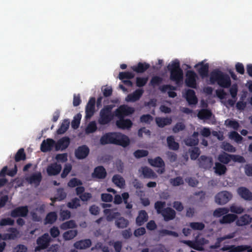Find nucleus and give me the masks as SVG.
I'll return each instance as SVG.
<instances>
[{
  "mask_svg": "<svg viewBox=\"0 0 252 252\" xmlns=\"http://www.w3.org/2000/svg\"><path fill=\"white\" fill-rule=\"evenodd\" d=\"M167 68L170 72V80L174 82L177 85H181L183 81L184 74L179 60L176 59L172 61L168 64Z\"/></svg>",
  "mask_w": 252,
  "mask_h": 252,
  "instance_id": "1",
  "label": "nucleus"
},
{
  "mask_svg": "<svg viewBox=\"0 0 252 252\" xmlns=\"http://www.w3.org/2000/svg\"><path fill=\"white\" fill-rule=\"evenodd\" d=\"M210 81L211 84L217 83L223 88H228L231 84L229 76L218 69H215L211 72Z\"/></svg>",
  "mask_w": 252,
  "mask_h": 252,
  "instance_id": "2",
  "label": "nucleus"
},
{
  "mask_svg": "<svg viewBox=\"0 0 252 252\" xmlns=\"http://www.w3.org/2000/svg\"><path fill=\"white\" fill-rule=\"evenodd\" d=\"M112 106L110 105L105 106L100 111L98 123L101 125L109 124L113 119L112 113Z\"/></svg>",
  "mask_w": 252,
  "mask_h": 252,
  "instance_id": "3",
  "label": "nucleus"
},
{
  "mask_svg": "<svg viewBox=\"0 0 252 252\" xmlns=\"http://www.w3.org/2000/svg\"><path fill=\"white\" fill-rule=\"evenodd\" d=\"M51 238L48 233H45L39 237L36 240L37 246L35 247V251H40L48 248L51 242Z\"/></svg>",
  "mask_w": 252,
  "mask_h": 252,
  "instance_id": "4",
  "label": "nucleus"
},
{
  "mask_svg": "<svg viewBox=\"0 0 252 252\" xmlns=\"http://www.w3.org/2000/svg\"><path fill=\"white\" fill-rule=\"evenodd\" d=\"M232 197V194L231 192L227 191H222L216 195L215 201L219 205H224L231 200Z\"/></svg>",
  "mask_w": 252,
  "mask_h": 252,
  "instance_id": "5",
  "label": "nucleus"
},
{
  "mask_svg": "<svg viewBox=\"0 0 252 252\" xmlns=\"http://www.w3.org/2000/svg\"><path fill=\"white\" fill-rule=\"evenodd\" d=\"M130 144L128 137L121 133H115L114 144L120 145L124 148L127 147Z\"/></svg>",
  "mask_w": 252,
  "mask_h": 252,
  "instance_id": "6",
  "label": "nucleus"
},
{
  "mask_svg": "<svg viewBox=\"0 0 252 252\" xmlns=\"http://www.w3.org/2000/svg\"><path fill=\"white\" fill-rule=\"evenodd\" d=\"M134 112V109L133 107L127 105H121L115 111V115L118 118H124L126 116H128Z\"/></svg>",
  "mask_w": 252,
  "mask_h": 252,
  "instance_id": "7",
  "label": "nucleus"
},
{
  "mask_svg": "<svg viewBox=\"0 0 252 252\" xmlns=\"http://www.w3.org/2000/svg\"><path fill=\"white\" fill-rule=\"evenodd\" d=\"M196 74L194 71H188L186 74V78L185 79L186 85L191 88H196Z\"/></svg>",
  "mask_w": 252,
  "mask_h": 252,
  "instance_id": "8",
  "label": "nucleus"
},
{
  "mask_svg": "<svg viewBox=\"0 0 252 252\" xmlns=\"http://www.w3.org/2000/svg\"><path fill=\"white\" fill-rule=\"evenodd\" d=\"M95 98L92 97L90 98L85 108V118L87 119H90L95 112Z\"/></svg>",
  "mask_w": 252,
  "mask_h": 252,
  "instance_id": "9",
  "label": "nucleus"
},
{
  "mask_svg": "<svg viewBox=\"0 0 252 252\" xmlns=\"http://www.w3.org/2000/svg\"><path fill=\"white\" fill-rule=\"evenodd\" d=\"M89 153V148L86 145H82L75 150V156L78 159H83L88 156Z\"/></svg>",
  "mask_w": 252,
  "mask_h": 252,
  "instance_id": "10",
  "label": "nucleus"
},
{
  "mask_svg": "<svg viewBox=\"0 0 252 252\" xmlns=\"http://www.w3.org/2000/svg\"><path fill=\"white\" fill-rule=\"evenodd\" d=\"M29 212L27 206L18 207L11 211L10 216L13 218L26 217Z\"/></svg>",
  "mask_w": 252,
  "mask_h": 252,
  "instance_id": "11",
  "label": "nucleus"
},
{
  "mask_svg": "<svg viewBox=\"0 0 252 252\" xmlns=\"http://www.w3.org/2000/svg\"><path fill=\"white\" fill-rule=\"evenodd\" d=\"M56 142L51 138H47L44 140L40 145V150L42 152H47L52 150L53 148L55 147Z\"/></svg>",
  "mask_w": 252,
  "mask_h": 252,
  "instance_id": "12",
  "label": "nucleus"
},
{
  "mask_svg": "<svg viewBox=\"0 0 252 252\" xmlns=\"http://www.w3.org/2000/svg\"><path fill=\"white\" fill-rule=\"evenodd\" d=\"M70 143V140L68 137L65 136L60 138L56 143V151H63L65 150L69 146Z\"/></svg>",
  "mask_w": 252,
  "mask_h": 252,
  "instance_id": "13",
  "label": "nucleus"
},
{
  "mask_svg": "<svg viewBox=\"0 0 252 252\" xmlns=\"http://www.w3.org/2000/svg\"><path fill=\"white\" fill-rule=\"evenodd\" d=\"M144 92V91L143 89H137L132 93L128 94L126 98V100L127 102H135L141 98Z\"/></svg>",
  "mask_w": 252,
  "mask_h": 252,
  "instance_id": "14",
  "label": "nucleus"
},
{
  "mask_svg": "<svg viewBox=\"0 0 252 252\" xmlns=\"http://www.w3.org/2000/svg\"><path fill=\"white\" fill-rule=\"evenodd\" d=\"M107 176V172L102 166H98L96 167L92 174V176L93 178L97 179H104Z\"/></svg>",
  "mask_w": 252,
  "mask_h": 252,
  "instance_id": "15",
  "label": "nucleus"
},
{
  "mask_svg": "<svg viewBox=\"0 0 252 252\" xmlns=\"http://www.w3.org/2000/svg\"><path fill=\"white\" fill-rule=\"evenodd\" d=\"M163 217L164 220L168 221L175 219L176 217V212L170 207H166L163 209L160 214Z\"/></svg>",
  "mask_w": 252,
  "mask_h": 252,
  "instance_id": "16",
  "label": "nucleus"
},
{
  "mask_svg": "<svg viewBox=\"0 0 252 252\" xmlns=\"http://www.w3.org/2000/svg\"><path fill=\"white\" fill-rule=\"evenodd\" d=\"M119 120H117L116 122V126L119 128L126 129H129L132 126V123L130 119H126L124 118H118Z\"/></svg>",
  "mask_w": 252,
  "mask_h": 252,
  "instance_id": "17",
  "label": "nucleus"
},
{
  "mask_svg": "<svg viewBox=\"0 0 252 252\" xmlns=\"http://www.w3.org/2000/svg\"><path fill=\"white\" fill-rule=\"evenodd\" d=\"M185 98L189 105H195L198 102L195 93L191 89H189L186 91Z\"/></svg>",
  "mask_w": 252,
  "mask_h": 252,
  "instance_id": "18",
  "label": "nucleus"
},
{
  "mask_svg": "<svg viewBox=\"0 0 252 252\" xmlns=\"http://www.w3.org/2000/svg\"><path fill=\"white\" fill-rule=\"evenodd\" d=\"M238 194L246 200H252V192L246 187H241L237 189Z\"/></svg>",
  "mask_w": 252,
  "mask_h": 252,
  "instance_id": "19",
  "label": "nucleus"
},
{
  "mask_svg": "<svg viewBox=\"0 0 252 252\" xmlns=\"http://www.w3.org/2000/svg\"><path fill=\"white\" fill-rule=\"evenodd\" d=\"M61 169L62 166L60 164L54 163L47 166V172L49 176H55L59 174Z\"/></svg>",
  "mask_w": 252,
  "mask_h": 252,
  "instance_id": "20",
  "label": "nucleus"
},
{
  "mask_svg": "<svg viewBox=\"0 0 252 252\" xmlns=\"http://www.w3.org/2000/svg\"><path fill=\"white\" fill-rule=\"evenodd\" d=\"M26 180L30 184H34L38 186L42 180V175L40 172H37L32 174L26 178Z\"/></svg>",
  "mask_w": 252,
  "mask_h": 252,
  "instance_id": "21",
  "label": "nucleus"
},
{
  "mask_svg": "<svg viewBox=\"0 0 252 252\" xmlns=\"http://www.w3.org/2000/svg\"><path fill=\"white\" fill-rule=\"evenodd\" d=\"M114 137L115 133L110 132L106 133L100 138V143L102 145L107 144H114Z\"/></svg>",
  "mask_w": 252,
  "mask_h": 252,
  "instance_id": "22",
  "label": "nucleus"
},
{
  "mask_svg": "<svg viewBox=\"0 0 252 252\" xmlns=\"http://www.w3.org/2000/svg\"><path fill=\"white\" fill-rule=\"evenodd\" d=\"M91 245V240L89 239H87L76 242L74 244V247L77 249L83 250L90 247Z\"/></svg>",
  "mask_w": 252,
  "mask_h": 252,
  "instance_id": "23",
  "label": "nucleus"
},
{
  "mask_svg": "<svg viewBox=\"0 0 252 252\" xmlns=\"http://www.w3.org/2000/svg\"><path fill=\"white\" fill-rule=\"evenodd\" d=\"M148 220V214L145 210L139 212L138 216L136 218V223L138 226L142 225Z\"/></svg>",
  "mask_w": 252,
  "mask_h": 252,
  "instance_id": "24",
  "label": "nucleus"
},
{
  "mask_svg": "<svg viewBox=\"0 0 252 252\" xmlns=\"http://www.w3.org/2000/svg\"><path fill=\"white\" fill-rule=\"evenodd\" d=\"M150 67V64L146 63L139 62L136 65L131 67L132 70L138 73H143Z\"/></svg>",
  "mask_w": 252,
  "mask_h": 252,
  "instance_id": "25",
  "label": "nucleus"
},
{
  "mask_svg": "<svg viewBox=\"0 0 252 252\" xmlns=\"http://www.w3.org/2000/svg\"><path fill=\"white\" fill-rule=\"evenodd\" d=\"M237 219L236 215L226 214L220 220L219 222L221 224H230L234 222Z\"/></svg>",
  "mask_w": 252,
  "mask_h": 252,
  "instance_id": "26",
  "label": "nucleus"
},
{
  "mask_svg": "<svg viewBox=\"0 0 252 252\" xmlns=\"http://www.w3.org/2000/svg\"><path fill=\"white\" fill-rule=\"evenodd\" d=\"M199 166L204 169L209 168L212 164V160L210 158L205 156H201L198 159Z\"/></svg>",
  "mask_w": 252,
  "mask_h": 252,
  "instance_id": "27",
  "label": "nucleus"
},
{
  "mask_svg": "<svg viewBox=\"0 0 252 252\" xmlns=\"http://www.w3.org/2000/svg\"><path fill=\"white\" fill-rule=\"evenodd\" d=\"M155 121L158 127L162 128L166 126L170 125L172 123V120L171 118L168 117H156Z\"/></svg>",
  "mask_w": 252,
  "mask_h": 252,
  "instance_id": "28",
  "label": "nucleus"
},
{
  "mask_svg": "<svg viewBox=\"0 0 252 252\" xmlns=\"http://www.w3.org/2000/svg\"><path fill=\"white\" fill-rule=\"evenodd\" d=\"M200 67L198 69V72L200 76L204 78L208 76L209 65L208 63H204L203 62L198 64Z\"/></svg>",
  "mask_w": 252,
  "mask_h": 252,
  "instance_id": "29",
  "label": "nucleus"
},
{
  "mask_svg": "<svg viewBox=\"0 0 252 252\" xmlns=\"http://www.w3.org/2000/svg\"><path fill=\"white\" fill-rule=\"evenodd\" d=\"M234 237V233H230L228 235H225L223 237H219L217 239L216 242L215 244L211 245L210 248L212 249H217L220 247L221 243L226 240L233 238Z\"/></svg>",
  "mask_w": 252,
  "mask_h": 252,
  "instance_id": "30",
  "label": "nucleus"
},
{
  "mask_svg": "<svg viewBox=\"0 0 252 252\" xmlns=\"http://www.w3.org/2000/svg\"><path fill=\"white\" fill-rule=\"evenodd\" d=\"M104 213L106 216V220L109 221H112L114 219L118 218L120 216V213L118 212H115L113 210L106 209L104 210Z\"/></svg>",
  "mask_w": 252,
  "mask_h": 252,
  "instance_id": "31",
  "label": "nucleus"
},
{
  "mask_svg": "<svg viewBox=\"0 0 252 252\" xmlns=\"http://www.w3.org/2000/svg\"><path fill=\"white\" fill-rule=\"evenodd\" d=\"M141 169L142 174L145 178L155 179L157 177L154 171L147 166L142 167Z\"/></svg>",
  "mask_w": 252,
  "mask_h": 252,
  "instance_id": "32",
  "label": "nucleus"
},
{
  "mask_svg": "<svg viewBox=\"0 0 252 252\" xmlns=\"http://www.w3.org/2000/svg\"><path fill=\"white\" fill-rule=\"evenodd\" d=\"M252 221V218L250 215L245 214L241 217L236 221V225L239 226H242L249 224Z\"/></svg>",
  "mask_w": 252,
  "mask_h": 252,
  "instance_id": "33",
  "label": "nucleus"
},
{
  "mask_svg": "<svg viewBox=\"0 0 252 252\" xmlns=\"http://www.w3.org/2000/svg\"><path fill=\"white\" fill-rule=\"evenodd\" d=\"M148 162L154 167H162L165 165L164 162L160 157H157L154 159L149 158Z\"/></svg>",
  "mask_w": 252,
  "mask_h": 252,
  "instance_id": "34",
  "label": "nucleus"
},
{
  "mask_svg": "<svg viewBox=\"0 0 252 252\" xmlns=\"http://www.w3.org/2000/svg\"><path fill=\"white\" fill-rule=\"evenodd\" d=\"M167 143L168 148L170 150L176 151L179 148V144L175 141L174 136H169L167 138Z\"/></svg>",
  "mask_w": 252,
  "mask_h": 252,
  "instance_id": "35",
  "label": "nucleus"
},
{
  "mask_svg": "<svg viewBox=\"0 0 252 252\" xmlns=\"http://www.w3.org/2000/svg\"><path fill=\"white\" fill-rule=\"evenodd\" d=\"M247 251L248 252H252V247L248 245L232 246L230 252H242Z\"/></svg>",
  "mask_w": 252,
  "mask_h": 252,
  "instance_id": "36",
  "label": "nucleus"
},
{
  "mask_svg": "<svg viewBox=\"0 0 252 252\" xmlns=\"http://www.w3.org/2000/svg\"><path fill=\"white\" fill-rule=\"evenodd\" d=\"M212 115L211 110L207 109H202L200 110L197 114L198 117L201 120L210 119Z\"/></svg>",
  "mask_w": 252,
  "mask_h": 252,
  "instance_id": "37",
  "label": "nucleus"
},
{
  "mask_svg": "<svg viewBox=\"0 0 252 252\" xmlns=\"http://www.w3.org/2000/svg\"><path fill=\"white\" fill-rule=\"evenodd\" d=\"M129 224L128 220L122 217H120L115 220V225L119 228H125Z\"/></svg>",
  "mask_w": 252,
  "mask_h": 252,
  "instance_id": "38",
  "label": "nucleus"
},
{
  "mask_svg": "<svg viewBox=\"0 0 252 252\" xmlns=\"http://www.w3.org/2000/svg\"><path fill=\"white\" fill-rule=\"evenodd\" d=\"M58 216L55 212H51L48 213L45 219V224H53L57 220Z\"/></svg>",
  "mask_w": 252,
  "mask_h": 252,
  "instance_id": "39",
  "label": "nucleus"
},
{
  "mask_svg": "<svg viewBox=\"0 0 252 252\" xmlns=\"http://www.w3.org/2000/svg\"><path fill=\"white\" fill-rule=\"evenodd\" d=\"M70 122L68 119H64L60 127L57 129L58 134H62L65 133L69 128Z\"/></svg>",
  "mask_w": 252,
  "mask_h": 252,
  "instance_id": "40",
  "label": "nucleus"
},
{
  "mask_svg": "<svg viewBox=\"0 0 252 252\" xmlns=\"http://www.w3.org/2000/svg\"><path fill=\"white\" fill-rule=\"evenodd\" d=\"M112 182L119 188H123L125 185V180L120 175H114L112 178Z\"/></svg>",
  "mask_w": 252,
  "mask_h": 252,
  "instance_id": "41",
  "label": "nucleus"
},
{
  "mask_svg": "<svg viewBox=\"0 0 252 252\" xmlns=\"http://www.w3.org/2000/svg\"><path fill=\"white\" fill-rule=\"evenodd\" d=\"M78 234L77 230H70L64 232L63 237L65 241H68L73 239Z\"/></svg>",
  "mask_w": 252,
  "mask_h": 252,
  "instance_id": "42",
  "label": "nucleus"
},
{
  "mask_svg": "<svg viewBox=\"0 0 252 252\" xmlns=\"http://www.w3.org/2000/svg\"><path fill=\"white\" fill-rule=\"evenodd\" d=\"M77 227L75 220H69L62 223L60 227L62 230H67L68 229L74 228Z\"/></svg>",
  "mask_w": 252,
  "mask_h": 252,
  "instance_id": "43",
  "label": "nucleus"
},
{
  "mask_svg": "<svg viewBox=\"0 0 252 252\" xmlns=\"http://www.w3.org/2000/svg\"><path fill=\"white\" fill-rule=\"evenodd\" d=\"M232 155L228 154L225 152H223L222 154L219 155L218 157L219 160L223 164H228L232 158Z\"/></svg>",
  "mask_w": 252,
  "mask_h": 252,
  "instance_id": "44",
  "label": "nucleus"
},
{
  "mask_svg": "<svg viewBox=\"0 0 252 252\" xmlns=\"http://www.w3.org/2000/svg\"><path fill=\"white\" fill-rule=\"evenodd\" d=\"M214 168L215 172L219 175L224 174L227 170L226 167L224 165L219 162H216L215 163Z\"/></svg>",
  "mask_w": 252,
  "mask_h": 252,
  "instance_id": "45",
  "label": "nucleus"
},
{
  "mask_svg": "<svg viewBox=\"0 0 252 252\" xmlns=\"http://www.w3.org/2000/svg\"><path fill=\"white\" fill-rule=\"evenodd\" d=\"M183 243L187 244L190 248L197 251H202L203 249V248H201L200 246V245H199L196 240L194 241L185 240L184 241Z\"/></svg>",
  "mask_w": 252,
  "mask_h": 252,
  "instance_id": "46",
  "label": "nucleus"
},
{
  "mask_svg": "<svg viewBox=\"0 0 252 252\" xmlns=\"http://www.w3.org/2000/svg\"><path fill=\"white\" fill-rule=\"evenodd\" d=\"M26 158V155L23 148L20 149L16 153L15 156V160L16 162H19L21 160H24Z\"/></svg>",
  "mask_w": 252,
  "mask_h": 252,
  "instance_id": "47",
  "label": "nucleus"
},
{
  "mask_svg": "<svg viewBox=\"0 0 252 252\" xmlns=\"http://www.w3.org/2000/svg\"><path fill=\"white\" fill-rule=\"evenodd\" d=\"M229 212V209L228 208H219L214 211L213 215L215 217H220L221 216H224L228 213Z\"/></svg>",
  "mask_w": 252,
  "mask_h": 252,
  "instance_id": "48",
  "label": "nucleus"
},
{
  "mask_svg": "<svg viewBox=\"0 0 252 252\" xmlns=\"http://www.w3.org/2000/svg\"><path fill=\"white\" fill-rule=\"evenodd\" d=\"M148 81V77H137L135 81L136 86L139 88L143 87L146 85Z\"/></svg>",
  "mask_w": 252,
  "mask_h": 252,
  "instance_id": "49",
  "label": "nucleus"
},
{
  "mask_svg": "<svg viewBox=\"0 0 252 252\" xmlns=\"http://www.w3.org/2000/svg\"><path fill=\"white\" fill-rule=\"evenodd\" d=\"M66 197V193L64 191L63 189L62 188H60L58 189L57 196L54 198V199H52L53 201L57 200L58 201H62L65 199Z\"/></svg>",
  "mask_w": 252,
  "mask_h": 252,
  "instance_id": "50",
  "label": "nucleus"
},
{
  "mask_svg": "<svg viewBox=\"0 0 252 252\" xmlns=\"http://www.w3.org/2000/svg\"><path fill=\"white\" fill-rule=\"evenodd\" d=\"M189 226L194 230H202L205 228V224L200 222H190Z\"/></svg>",
  "mask_w": 252,
  "mask_h": 252,
  "instance_id": "51",
  "label": "nucleus"
},
{
  "mask_svg": "<svg viewBox=\"0 0 252 252\" xmlns=\"http://www.w3.org/2000/svg\"><path fill=\"white\" fill-rule=\"evenodd\" d=\"M134 77V73L130 72H121L119 74V78L123 81L125 79L127 80L132 79Z\"/></svg>",
  "mask_w": 252,
  "mask_h": 252,
  "instance_id": "52",
  "label": "nucleus"
},
{
  "mask_svg": "<svg viewBox=\"0 0 252 252\" xmlns=\"http://www.w3.org/2000/svg\"><path fill=\"white\" fill-rule=\"evenodd\" d=\"M71 217V213L69 210H61L60 212V221H64L65 220L70 219Z\"/></svg>",
  "mask_w": 252,
  "mask_h": 252,
  "instance_id": "53",
  "label": "nucleus"
},
{
  "mask_svg": "<svg viewBox=\"0 0 252 252\" xmlns=\"http://www.w3.org/2000/svg\"><path fill=\"white\" fill-rule=\"evenodd\" d=\"M80 206V200L76 197L73 198L70 202L67 204V206L71 209H76Z\"/></svg>",
  "mask_w": 252,
  "mask_h": 252,
  "instance_id": "54",
  "label": "nucleus"
},
{
  "mask_svg": "<svg viewBox=\"0 0 252 252\" xmlns=\"http://www.w3.org/2000/svg\"><path fill=\"white\" fill-rule=\"evenodd\" d=\"M81 119V115L79 113L74 117L73 120L71 122V126L73 129H75L78 128L80 124Z\"/></svg>",
  "mask_w": 252,
  "mask_h": 252,
  "instance_id": "55",
  "label": "nucleus"
},
{
  "mask_svg": "<svg viewBox=\"0 0 252 252\" xmlns=\"http://www.w3.org/2000/svg\"><path fill=\"white\" fill-rule=\"evenodd\" d=\"M230 139L235 140L237 143H240L243 140V137L236 131H232L229 133Z\"/></svg>",
  "mask_w": 252,
  "mask_h": 252,
  "instance_id": "56",
  "label": "nucleus"
},
{
  "mask_svg": "<svg viewBox=\"0 0 252 252\" xmlns=\"http://www.w3.org/2000/svg\"><path fill=\"white\" fill-rule=\"evenodd\" d=\"M163 81V79L158 76H153L150 82L149 85L155 87L159 85Z\"/></svg>",
  "mask_w": 252,
  "mask_h": 252,
  "instance_id": "57",
  "label": "nucleus"
},
{
  "mask_svg": "<svg viewBox=\"0 0 252 252\" xmlns=\"http://www.w3.org/2000/svg\"><path fill=\"white\" fill-rule=\"evenodd\" d=\"M82 182L76 178L71 179L67 183V186L70 188H74L77 186H82Z\"/></svg>",
  "mask_w": 252,
  "mask_h": 252,
  "instance_id": "58",
  "label": "nucleus"
},
{
  "mask_svg": "<svg viewBox=\"0 0 252 252\" xmlns=\"http://www.w3.org/2000/svg\"><path fill=\"white\" fill-rule=\"evenodd\" d=\"M171 184L174 187L179 186L184 184V180L181 176H178L170 180Z\"/></svg>",
  "mask_w": 252,
  "mask_h": 252,
  "instance_id": "59",
  "label": "nucleus"
},
{
  "mask_svg": "<svg viewBox=\"0 0 252 252\" xmlns=\"http://www.w3.org/2000/svg\"><path fill=\"white\" fill-rule=\"evenodd\" d=\"M148 154V151L145 150H137L133 153V155L136 158L147 157Z\"/></svg>",
  "mask_w": 252,
  "mask_h": 252,
  "instance_id": "60",
  "label": "nucleus"
},
{
  "mask_svg": "<svg viewBox=\"0 0 252 252\" xmlns=\"http://www.w3.org/2000/svg\"><path fill=\"white\" fill-rule=\"evenodd\" d=\"M165 202L161 201H158L155 202V208L158 214H160L162 213V211L165 208L164 207L165 206Z\"/></svg>",
  "mask_w": 252,
  "mask_h": 252,
  "instance_id": "61",
  "label": "nucleus"
},
{
  "mask_svg": "<svg viewBox=\"0 0 252 252\" xmlns=\"http://www.w3.org/2000/svg\"><path fill=\"white\" fill-rule=\"evenodd\" d=\"M97 129V126L94 121L91 122L87 126L86 128L87 133H92L95 132Z\"/></svg>",
  "mask_w": 252,
  "mask_h": 252,
  "instance_id": "62",
  "label": "nucleus"
},
{
  "mask_svg": "<svg viewBox=\"0 0 252 252\" xmlns=\"http://www.w3.org/2000/svg\"><path fill=\"white\" fill-rule=\"evenodd\" d=\"M221 147L224 151L228 152L233 153L236 151L235 148L231 144L228 142H223L222 144Z\"/></svg>",
  "mask_w": 252,
  "mask_h": 252,
  "instance_id": "63",
  "label": "nucleus"
},
{
  "mask_svg": "<svg viewBox=\"0 0 252 252\" xmlns=\"http://www.w3.org/2000/svg\"><path fill=\"white\" fill-rule=\"evenodd\" d=\"M225 124L227 126L232 127L235 130H237L239 127L238 122L235 120L227 119L225 121Z\"/></svg>",
  "mask_w": 252,
  "mask_h": 252,
  "instance_id": "64",
  "label": "nucleus"
}]
</instances>
